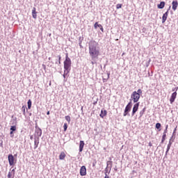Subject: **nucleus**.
Instances as JSON below:
<instances>
[{
	"instance_id": "nucleus-1",
	"label": "nucleus",
	"mask_w": 178,
	"mask_h": 178,
	"mask_svg": "<svg viewBox=\"0 0 178 178\" xmlns=\"http://www.w3.org/2000/svg\"><path fill=\"white\" fill-rule=\"evenodd\" d=\"M89 55L92 59H97L101 55L98 43L95 40L89 42Z\"/></svg>"
},
{
	"instance_id": "nucleus-2",
	"label": "nucleus",
	"mask_w": 178,
	"mask_h": 178,
	"mask_svg": "<svg viewBox=\"0 0 178 178\" xmlns=\"http://www.w3.org/2000/svg\"><path fill=\"white\" fill-rule=\"evenodd\" d=\"M141 94H143V90H141V89H138V91L132 92L131 99L134 102V104L140 101V95H141Z\"/></svg>"
},
{
	"instance_id": "nucleus-3",
	"label": "nucleus",
	"mask_w": 178,
	"mask_h": 178,
	"mask_svg": "<svg viewBox=\"0 0 178 178\" xmlns=\"http://www.w3.org/2000/svg\"><path fill=\"white\" fill-rule=\"evenodd\" d=\"M64 69L65 71L67 72H70L72 69V60H70V58H69V56H67V54L64 61Z\"/></svg>"
},
{
	"instance_id": "nucleus-4",
	"label": "nucleus",
	"mask_w": 178,
	"mask_h": 178,
	"mask_svg": "<svg viewBox=\"0 0 178 178\" xmlns=\"http://www.w3.org/2000/svg\"><path fill=\"white\" fill-rule=\"evenodd\" d=\"M131 111V103H129L125 107L124 112L123 116H127L129 115V112Z\"/></svg>"
},
{
	"instance_id": "nucleus-5",
	"label": "nucleus",
	"mask_w": 178,
	"mask_h": 178,
	"mask_svg": "<svg viewBox=\"0 0 178 178\" xmlns=\"http://www.w3.org/2000/svg\"><path fill=\"white\" fill-rule=\"evenodd\" d=\"M140 106V102H138L134 105L133 110H132V116L136 115V112L138 111V107Z\"/></svg>"
},
{
	"instance_id": "nucleus-6",
	"label": "nucleus",
	"mask_w": 178,
	"mask_h": 178,
	"mask_svg": "<svg viewBox=\"0 0 178 178\" xmlns=\"http://www.w3.org/2000/svg\"><path fill=\"white\" fill-rule=\"evenodd\" d=\"M8 162L10 166L15 165V157L13 156V154L8 155Z\"/></svg>"
},
{
	"instance_id": "nucleus-7",
	"label": "nucleus",
	"mask_w": 178,
	"mask_h": 178,
	"mask_svg": "<svg viewBox=\"0 0 178 178\" xmlns=\"http://www.w3.org/2000/svg\"><path fill=\"white\" fill-rule=\"evenodd\" d=\"M81 176H86L87 175V168L85 165H83L81 167L80 172H79Z\"/></svg>"
},
{
	"instance_id": "nucleus-8",
	"label": "nucleus",
	"mask_w": 178,
	"mask_h": 178,
	"mask_svg": "<svg viewBox=\"0 0 178 178\" xmlns=\"http://www.w3.org/2000/svg\"><path fill=\"white\" fill-rule=\"evenodd\" d=\"M177 97V92H174L171 95L170 98V104H173V102H175V100L176 99Z\"/></svg>"
},
{
	"instance_id": "nucleus-9",
	"label": "nucleus",
	"mask_w": 178,
	"mask_h": 178,
	"mask_svg": "<svg viewBox=\"0 0 178 178\" xmlns=\"http://www.w3.org/2000/svg\"><path fill=\"white\" fill-rule=\"evenodd\" d=\"M169 15V10H168L162 17V23H165L166 20L168 19V16Z\"/></svg>"
},
{
	"instance_id": "nucleus-10",
	"label": "nucleus",
	"mask_w": 178,
	"mask_h": 178,
	"mask_svg": "<svg viewBox=\"0 0 178 178\" xmlns=\"http://www.w3.org/2000/svg\"><path fill=\"white\" fill-rule=\"evenodd\" d=\"M7 177H8V178H15V169L11 170L8 172V175H7Z\"/></svg>"
},
{
	"instance_id": "nucleus-11",
	"label": "nucleus",
	"mask_w": 178,
	"mask_h": 178,
	"mask_svg": "<svg viewBox=\"0 0 178 178\" xmlns=\"http://www.w3.org/2000/svg\"><path fill=\"white\" fill-rule=\"evenodd\" d=\"M35 134H37L38 137H41L42 134V130H41V129L40 128H37L35 129Z\"/></svg>"
},
{
	"instance_id": "nucleus-12",
	"label": "nucleus",
	"mask_w": 178,
	"mask_h": 178,
	"mask_svg": "<svg viewBox=\"0 0 178 178\" xmlns=\"http://www.w3.org/2000/svg\"><path fill=\"white\" fill-rule=\"evenodd\" d=\"M172 10H177V6H178V2L177 1H173L172 3Z\"/></svg>"
},
{
	"instance_id": "nucleus-13",
	"label": "nucleus",
	"mask_w": 178,
	"mask_h": 178,
	"mask_svg": "<svg viewBox=\"0 0 178 178\" xmlns=\"http://www.w3.org/2000/svg\"><path fill=\"white\" fill-rule=\"evenodd\" d=\"M66 158V154L65 152H61L60 155H59V159L60 161H63Z\"/></svg>"
},
{
	"instance_id": "nucleus-14",
	"label": "nucleus",
	"mask_w": 178,
	"mask_h": 178,
	"mask_svg": "<svg viewBox=\"0 0 178 178\" xmlns=\"http://www.w3.org/2000/svg\"><path fill=\"white\" fill-rule=\"evenodd\" d=\"M83 148H84V142L83 140H81L79 143V152H83Z\"/></svg>"
},
{
	"instance_id": "nucleus-15",
	"label": "nucleus",
	"mask_w": 178,
	"mask_h": 178,
	"mask_svg": "<svg viewBox=\"0 0 178 178\" xmlns=\"http://www.w3.org/2000/svg\"><path fill=\"white\" fill-rule=\"evenodd\" d=\"M168 130V125L166 126V128H165V130L163 134V136H162V140H161V143H163L165 140H166V131Z\"/></svg>"
},
{
	"instance_id": "nucleus-16",
	"label": "nucleus",
	"mask_w": 178,
	"mask_h": 178,
	"mask_svg": "<svg viewBox=\"0 0 178 178\" xmlns=\"http://www.w3.org/2000/svg\"><path fill=\"white\" fill-rule=\"evenodd\" d=\"M32 16L33 19H37V11L35 7H33L32 10Z\"/></svg>"
},
{
	"instance_id": "nucleus-17",
	"label": "nucleus",
	"mask_w": 178,
	"mask_h": 178,
	"mask_svg": "<svg viewBox=\"0 0 178 178\" xmlns=\"http://www.w3.org/2000/svg\"><path fill=\"white\" fill-rule=\"evenodd\" d=\"M107 113L108 112L106 111V110H102L100 113V118H102V119H104V118L106 116Z\"/></svg>"
},
{
	"instance_id": "nucleus-18",
	"label": "nucleus",
	"mask_w": 178,
	"mask_h": 178,
	"mask_svg": "<svg viewBox=\"0 0 178 178\" xmlns=\"http://www.w3.org/2000/svg\"><path fill=\"white\" fill-rule=\"evenodd\" d=\"M159 9H163L165 8V1H161L159 4L157 5Z\"/></svg>"
},
{
	"instance_id": "nucleus-19",
	"label": "nucleus",
	"mask_w": 178,
	"mask_h": 178,
	"mask_svg": "<svg viewBox=\"0 0 178 178\" xmlns=\"http://www.w3.org/2000/svg\"><path fill=\"white\" fill-rule=\"evenodd\" d=\"M38 144H40V141L38 140H35L34 141V149H37L38 148Z\"/></svg>"
},
{
	"instance_id": "nucleus-20",
	"label": "nucleus",
	"mask_w": 178,
	"mask_h": 178,
	"mask_svg": "<svg viewBox=\"0 0 178 178\" xmlns=\"http://www.w3.org/2000/svg\"><path fill=\"white\" fill-rule=\"evenodd\" d=\"M170 147H172V142H169L168 147H167V150H166V154H168L169 152V149H170Z\"/></svg>"
},
{
	"instance_id": "nucleus-21",
	"label": "nucleus",
	"mask_w": 178,
	"mask_h": 178,
	"mask_svg": "<svg viewBox=\"0 0 178 178\" xmlns=\"http://www.w3.org/2000/svg\"><path fill=\"white\" fill-rule=\"evenodd\" d=\"M70 72V71H64V74H63V77L64 79H66V76H67V74H69V73Z\"/></svg>"
},
{
	"instance_id": "nucleus-22",
	"label": "nucleus",
	"mask_w": 178,
	"mask_h": 178,
	"mask_svg": "<svg viewBox=\"0 0 178 178\" xmlns=\"http://www.w3.org/2000/svg\"><path fill=\"white\" fill-rule=\"evenodd\" d=\"M28 109H31V99H29V101H28Z\"/></svg>"
},
{
	"instance_id": "nucleus-23",
	"label": "nucleus",
	"mask_w": 178,
	"mask_h": 178,
	"mask_svg": "<svg viewBox=\"0 0 178 178\" xmlns=\"http://www.w3.org/2000/svg\"><path fill=\"white\" fill-rule=\"evenodd\" d=\"M26 106H23L22 107V111L23 112V115H26Z\"/></svg>"
},
{
	"instance_id": "nucleus-24",
	"label": "nucleus",
	"mask_w": 178,
	"mask_h": 178,
	"mask_svg": "<svg viewBox=\"0 0 178 178\" xmlns=\"http://www.w3.org/2000/svg\"><path fill=\"white\" fill-rule=\"evenodd\" d=\"M65 120H67V122H68V123H70V120H71L70 116L66 115Z\"/></svg>"
},
{
	"instance_id": "nucleus-25",
	"label": "nucleus",
	"mask_w": 178,
	"mask_h": 178,
	"mask_svg": "<svg viewBox=\"0 0 178 178\" xmlns=\"http://www.w3.org/2000/svg\"><path fill=\"white\" fill-rule=\"evenodd\" d=\"M10 130V131H16V126H11Z\"/></svg>"
},
{
	"instance_id": "nucleus-26",
	"label": "nucleus",
	"mask_w": 178,
	"mask_h": 178,
	"mask_svg": "<svg viewBox=\"0 0 178 178\" xmlns=\"http://www.w3.org/2000/svg\"><path fill=\"white\" fill-rule=\"evenodd\" d=\"M99 26H102V25L98 24V22H95L94 27H95V29H98V27L99 28Z\"/></svg>"
},
{
	"instance_id": "nucleus-27",
	"label": "nucleus",
	"mask_w": 178,
	"mask_h": 178,
	"mask_svg": "<svg viewBox=\"0 0 178 178\" xmlns=\"http://www.w3.org/2000/svg\"><path fill=\"white\" fill-rule=\"evenodd\" d=\"M123 5L122 4H120V3H118V4H117L116 5V9H120V8H122V6Z\"/></svg>"
},
{
	"instance_id": "nucleus-28",
	"label": "nucleus",
	"mask_w": 178,
	"mask_h": 178,
	"mask_svg": "<svg viewBox=\"0 0 178 178\" xmlns=\"http://www.w3.org/2000/svg\"><path fill=\"white\" fill-rule=\"evenodd\" d=\"M161 123H156V129H161Z\"/></svg>"
},
{
	"instance_id": "nucleus-29",
	"label": "nucleus",
	"mask_w": 178,
	"mask_h": 178,
	"mask_svg": "<svg viewBox=\"0 0 178 178\" xmlns=\"http://www.w3.org/2000/svg\"><path fill=\"white\" fill-rule=\"evenodd\" d=\"M64 131H66L67 130V124L65 123L63 125Z\"/></svg>"
},
{
	"instance_id": "nucleus-30",
	"label": "nucleus",
	"mask_w": 178,
	"mask_h": 178,
	"mask_svg": "<svg viewBox=\"0 0 178 178\" xmlns=\"http://www.w3.org/2000/svg\"><path fill=\"white\" fill-rule=\"evenodd\" d=\"M58 59V65H60V59H61V57H60V55H58L57 56Z\"/></svg>"
},
{
	"instance_id": "nucleus-31",
	"label": "nucleus",
	"mask_w": 178,
	"mask_h": 178,
	"mask_svg": "<svg viewBox=\"0 0 178 178\" xmlns=\"http://www.w3.org/2000/svg\"><path fill=\"white\" fill-rule=\"evenodd\" d=\"M99 26L101 31H102V33H104V27L102 26V25H99Z\"/></svg>"
},
{
	"instance_id": "nucleus-32",
	"label": "nucleus",
	"mask_w": 178,
	"mask_h": 178,
	"mask_svg": "<svg viewBox=\"0 0 178 178\" xmlns=\"http://www.w3.org/2000/svg\"><path fill=\"white\" fill-rule=\"evenodd\" d=\"M104 178H109V176H108V174L106 172L105 173V177H104Z\"/></svg>"
},
{
	"instance_id": "nucleus-33",
	"label": "nucleus",
	"mask_w": 178,
	"mask_h": 178,
	"mask_svg": "<svg viewBox=\"0 0 178 178\" xmlns=\"http://www.w3.org/2000/svg\"><path fill=\"white\" fill-rule=\"evenodd\" d=\"M42 67H44V70H45V69H47V66H45V65H42Z\"/></svg>"
},
{
	"instance_id": "nucleus-34",
	"label": "nucleus",
	"mask_w": 178,
	"mask_h": 178,
	"mask_svg": "<svg viewBox=\"0 0 178 178\" xmlns=\"http://www.w3.org/2000/svg\"><path fill=\"white\" fill-rule=\"evenodd\" d=\"M177 130V127H176L174 129V133H176V131Z\"/></svg>"
},
{
	"instance_id": "nucleus-35",
	"label": "nucleus",
	"mask_w": 178,
	"mask_h": 178,
	"mask_svg": "<svg viewBox=\"0 0 178 178\" xmlns=\"http://www.w3.org/2000/svg\"><path fill=\"white\" fill-rule=\"evenodd\" d=\"M149 147H152V143L150 142V143H149Z\"/></svg>"
},
{
	"instance_id": "nucleus-36",
	"label": "nucleus",
	"mask_w": 178,
	"mask_h": 178,
	"mask_svg": "<svg viewBox=\"0 0 178 178\" xmlns=\"http://www.w3.org/2000/svg\"><path fill=\"white\" fill-rule=\"evenodd\" d=\"M10 136H12V134H13V131H11L10 132Z\"/></svg>"
},
{
	"instance_id": "nucleus-37",
	"label": "nucleus",
	"mask_w": 178,
	"mask_h": 178,
	"mask_svg": "<svg viewBox=\"0 0 178 178\" xmlns=\"http://www.w3.org/2000/svg\"><path fill=\"white\" fill-rule=\"evenodd\" d=\"M49 114H50L49 111H47V115H49Z\"/></svg>"
},
{
	"instance_id": "nucleus-38",
	"label": "nucleus",
	"mask_w": 178,
	"mask_h": 178,
	"mask_svg": "<svg viewBox=\"0 0 178 178\" xmlns=\"http://www.w3.org/2000/svg\"><path fill=\"white\" fill-rule=\"evenodd\" d=\"M108 79H109V74H108Z\"/></svg>"
},
{
	"instance_id": "nucleus-39",
	"label": "nucleus",
	"mask_w": 178,
	"mask_h": 178,
	"mask_svg": "<svg viewBox=\"0 0 178 178\" xmlns=\"http://www.w3.org/2000/svg\"><path fill=\"white\" fill-rule=\"evenodd\" d=\"M80 47H81V44H80Z\"/></svg>"
}]
</instances>
